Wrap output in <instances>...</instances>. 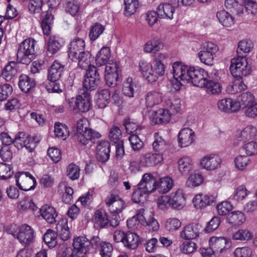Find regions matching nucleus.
Instances as JSON below:
<instances>
[{"label": "nucleus", "instance_id": "f257e3e1", "mask_svg": "<svg viewBox=\"0 0 257 257\" xmlns=\"http://www.w3.org/2000/svg\"><path fill=\"white\" fill-rule=\"evenodd\" d=\"M85 44L83 39L76 37L72 40L68 46V55L72 61L77 62L82 68L88 66L90 62L91 55L85 51Z\"/></svg>", "mask_w": 257, "mask_h": 257}, {"label": "nucleus", "instance_id": "f03ea898", "mask_svg": "<svg viewBox=\"0 0 257 257\" xmlns=\"http://www.w3.org/2000/svg\"><path fill=\"white\" fill-rule=\"evenodd\" d=\"M139 70L143 77L149 82L152 83L164 74L165 67L159 61H153L151 64L145 60H141L139 64Z\"/></svg>", "mask_w": 257, "mask_h": 257}, {"label": "nucleus", "instance_id": "7ed1b4c3", "mask_svg": "<svg viewBox=\"0 0 257 257\" xmlns=\"http://www.w3.org/2000/svg\"><path fill=\"white\" fill-rule=\"evenodd\" d=\"M36 41L32 38H27L22 41L17 49V60L19 63L29 64L35 58Z\"/></svg>", "mask_w": 257, "mask_h": 257}, {"label": "nucleus", "instance_id": "20e7f679", "mask_svg": "<svg viewBox=\"0 0 257 257\" xmlns=\"http://www.w3.org/2000/svg\"><path fill=\"white\" fill-rule=\"evenodd\" d=\"M6 230L25 245H29L34 239V231L30 226L26 224L21 226L13 224L7 226Z\"/></svg>", "mask_w": 257, "mask_h": 257}, {"label": "nucleus", "instance_id": "39448f33", "mask_svg": "<svg viewBox=\"0 0 257 257\" xmlns=\"http://www.w3.org/2000/svg\"><path fill=\"white\" fill-rule=\"evenodd\" d=\"M229 69L233 77L240 78L250 75L251 70L246 58L243 55L231 59Z\"/></svg>", "mask_w": 257, "mask_h": 257}, {"label": "nucleus", "instance_id": "423d86ee", "mask_svg": "<svg viewBox=\"0 0 257 257\" xmlns=\"http://www.w3.org/2000/svg\"><path fill=\"white\" fill-rule=\"evenodd\" d=\"M68 103L75 112H85L91 107V97L89 94L84 91L82 94L78 95L76 98L69 99Z\"/></svg>", "mask_w": 257, "mask_h": 257}, {"label": "nucleus", "instance_id": "0eeeda50", "mask_svg": "<svg viewBox=\"0 0 257 257\" xmlns=\"http://www.w3.org/2000/svg\"><path fill=\"white\" fill-rule=\"evenodd\" d=\"M86 70L83 80V86L87 90L92 91L97 88L100 81V76L95 66H89Z\"/></svg>", "mask_w": 257, "mask_h": 257}, {"label": "nucleus", "instance_id": "6e6552de", "mask_svg": "<svg viewBox=\"0 0 257 257\" xmlns=\"http://www.w3.org/2000/svg\"><path fill=\"white\" fill-rule=\"evenodd\" d=\"M188 81L196 86L203 87L208 79V74L204 69L199 67H190L188 72Z\"/></svg>", "mask_w": 257, "mask_h": 257}, {"label": "nucleus", "instance_id": "1a4fd4ad", "mask_svg": "<svg viewBox=\"0 0 257 257\" xmlns=\"http://www.w3.org/2000/svg\"><path fill=\"white\" fill-rule=\"evenodd\" d=\"M16 184L20 189L27 191L35 188V178L28 172L18 173L15 175Z\"/></svg>", "mask_w": 257, "mask_h": 257}, {"label": "nucleus", "instance_id": "9d476101", "mask_svg": "<svg viewBox=\"0 0 257 257\" xmlns=\"http://www.w3.org/2000/svg\"><path fill=\"white\" fill-rule=\"evenodd\" d=\"M105 202L111 214H119L126 206L124 201L119 196L114 194L108 196Z\"/></svg>", "mask_w": 257, "mask_h": 257}, {"label": "nucleus", "instance_id": "9b49d317", "mask_svg": "<svg viewBox=\"0 0 257 257\" xmlns=\"http://www.w3.org/2000/svg\"><path fill=\"white\" fill-rule=\"evenodd\" d=\"M90 245L89 241L84 236H78L73 239V249L76 257H86Z\"/></svg>", "mask_w": 257, "mask_h": 257}, {"label": "nucleus", "instance_id": "f8f14e48", "mask_svg": "<svg viewBox=\"0 0 257 257\" xmlns=\"http://www.w3.org/2000/svg\"><path fill=\"white\" fill-rule=\"evenodd\" d=\"M101 137V135L98 132L92 128L76 133V134L77 141L83 145L87 144L89 141L95 143Z\"/></svg>", "mask_w": 257, "mask_h": 257}, {"label": "nucleus", "instance_id": "ddd939ff", "mask_svg": "<svg viewBox=\"0 0 257 257\" xmlns=\"http://www.w3.org/2000/svg\"><path fill=\"white\" fill-rule=\"evenodd\" d=\"M221 158L216 154H208L203 157L200 160V167L206 170H214L220 166Z\"/></svg>", "mask_w": 257, "mask_h": 257}, {"label": "nucleus", "instance_id": "4468645a", "mask_svg": "<svg viewBox=\"0 0 257 257\" xmlns=\"http://www.w3.org/2000/svg\"><path fill=\"white\" fill-rule=\"evenodd\" d=\"M163 161L162 153H148L142 156L140 160V164L143 167L155 166Z\"/></svg>", "mask_w": 257, "mask_h": 257}, {"label": "nucleus", "instance_id": "2eb2a0df", "mask_svg": "<svg viewBox=\"0 0 257 257\" xmlns=\"http://www.w3.org/2000/svg\"><path fill=\"white\" fill-rule=\"evenodd\" d=\"M257 135V129L252 125H248L242 130L237 131L235 134L236 145L240 142L246 141L253 139Z\"/></svg>", "mask_w": 257, "mask_h": 257}, {"label": "nucleus", "instance_id": "dca6fc26", "mask_svg": "<svg viewBox=\"0 0 257 257\" xmlns=\"http://www.w3.org/2000/svg\"><path fill=\"white\" fill-rule=\"evenodd\" d=\"M170 206L176 210L182 209L186 204L185 194L182 189H178L170 194Z\"/></svg>", "mask_w": 257, "mask_h": 257}, {"label": "nucleus", "instance_id": "f3484780", "mask_svg": "<svg viewBox=\"0 0 257 257\" xmlns=\"http://www.w3.org/2000/svg\"><path fill=\"white\" fill-rule=\"evenodd\" d=\"M141 189L148 194L157 190V181L154 176L149 173L145 174L138 184Z\"/></svg>", "mask_w": 257, "mask_h": 257}, {"label": "nucleus", "instance_id": "a211bd4d", "mask_svg": "<svg viewBox=\"0 0 257 257\" xmlns=\"http://www.w3.org/2000/svg\"><path fill=\"white\" fill-rule=\"evenodd\" d=\"M216 201L213 195L199 193L193 199V203L197 209H203L207 206L212 205Z\"/></svg>", "mask_w": 257, "mask_h": 257}, {"label": "nucleus", "instance_id": "6ab92c4d", "mask_svg": "<svg viewBox=\"0 0 257 257\" xmlns=\"http://www.w3.org/2000/svg\"><path fill=\"white\" fill-rule=\"evenodd\" d=\"M171 113L166 108H160L153 112L150 121L152 124H158L168 122L171 119Z\"/></svg>", "mask_w": 257, "mask_h": 257}, {"label": "nucleus", "instance_id": "aec40b11", "mask_svg": "<svg viewBox=\"0 0 257 257\" xmlns=\"http://www.w3.org/2000/svg\"><path fill=\"white\" fill-rule=\"evenodd\" d=\"M179 146L182 148L187 147L192 144L194 141V132L188 128H183L178 134Z\"/></svg>", "mask_w": 257, "mask_h": 257}, {"label": "nucleus", "instance_id": "412c9836", "mask_svg": "<svg viewBox=\"0 0 257 257\" xmlns=\"http://www.w3.org/2000/svg\"><path fill=\"white\" fill-rule=\"evenodd\" d=\"M189 67L181 62H175L172 65V72L173 77L175 79H181L183 82L188 81V72Z\"/></svg>", "mask_w": 257, "mask_h": 257}, {"label": "nucleus", "instance_id": "4be33fe9", "mask_svg": "<svg viewBox=\"0 0 257 257\" xmlns=\"http://www.w3.org/2000/svg\"><path fill=\"white\" fill-rule=\"evenodd\" d=\"M201 225L198 223H192L186 225L181 232V236L185 239H192L199 236Z\"/></svg>", "mask_w": 257, "mask_h": 257}, {"label": "nucleus", "instance_id": "5701e85b", "mask_svg": "<svg viewBox=\"0 0 257 257\" xmlns=\"http://www.w3.org/2000/svg\"><path fill=\"white\" fill-rule=\"evenodd\" d=\"M110 146L107 141H101L97 146L96 158L101 163H105L109 158Z\"/></svg>", "mask_w": 257, "mask_h": 257}, {"label": "nucleus", "instance_id": "b1692460", "mask_svg": "<svg viewBox=\"0 0 257 257\" xmlns=\"http://www.w3.org/2000/svg\"><path fill=\"white\" fill-rule=\"evenodd\" d=\"M175 9L169 3L160 4L157 8L158 17L166 20H172Z\"/></svg>", "mask_w": 257, "mask_h": 257}, {"label": "nucleus", "instance_id": "393cba45", "mask_svg": "<svg viewBox=\"0 0 257 257\" xmlns=\"http://www.w3.org/2000/svg\"><path fill=\"white\" fill-rule=\"evenodd\" d=\"M238 104L230 98H223L217 102L218 108L221 111L231 113L238 111Z\"/></svg>", "mask_w": 257, "mask_h": 257}, {"label": "nucleus", "instance_id": "a878e982", "mask_svg": "<svg viewBox=\"0 0 257 257\" xmlns=\"http://www.w3.org/2000/svg\"><path fill=\"white\" fill-rule=\"evenodd\" d=\"M163 98L162 93L157 90H152L148 92L145 94L146 104L148 107H153V106L159 104Z\"/></svg>", "mask_w": 257, "mask_h": 257}, {"label": "nucleus", "instance_id": "bb28decb", "mask_svg": "<svg viewBox=\"0 0 257 257\" xmlns=\"http://www.w3.org/2000/svg\"><path fill=\"white\" fill-rule=\"evenodd\" d=\"M36 86V81L34 78L25 74H22L19 77V87L21 90L25 93L30 92Z\"/></svg>", "mask_w": 257, "mask_h": 257}, {"label": "nucleus", "instance_id": "cd10ccee", "mask_svg": "<svg viewBox=\"0 0 257 257\" xmlns=\"http://www.w3.org/2000/svg\"><path fill=\"white\" fill-rule=\"evenodd\" d=\"M145 209L141 208L137 210V213L132 218L127 220V226L128 228L134 229L138 227L140 224L143 225L146 222Z\"/></svg>", "mask_w": 257, "mask_h": 257}, {"label": "nucleus", "instance_id": "c85d7f7f", "mask_svg": "<svg viewBox=\"0 0 257 257\" xmlns=\"http://www.w3.org/2000/svg\"><path fill=\"white\" fill-rule=\"evenodd\" d=\"M64 68L63 65L57 61H55L48 70V80L58 81L63 72Z\"/></svg>", "mask_w": 257, "mask_h": 257}, {"label": "nucleus", "instance_id": "c756f323", "mask_svg": "<svg viewBox=\"0 0 257 257\" xmlns=\"http://www.w3.org/2000/svg\"><path fill=\"white\" fill-rule=\"evenodd\" d=\"M209 247L213 252L221 253L227 243L226 239L221 237L212 236L209 241Z\"/></svg>", "mask_w": 257, "mask_h": 257}, {"label": "nucleus", "instance_id": "7c9ffc66", "mask_svg": "<svg viewBox=\"0 0 257 257\" xmlns=\"http://www.w3.org/2000/svg\"><path fill=\"white\" fill-rule=\"evenodd\" d=\"M40 213L43 219L50 224L56 222L57 213L55 208L49 205H43L40 209Z\"/></svg>", "mask_w": 257, "mask_h": 257}, {"label": "nucleus", "instance_id": "2f4dec72", "mask_svg": "<svg viewBox=\"0 0 257 257\" xmlns=\"http://www.w3.org/2000/svg\"><path fill=\"white\" fill-rule=\"evenodd\" d=\"M64 41L62 38L54 36H51L47 43V52L53 55L56 53L64 45Z\"/></svg>", "mask_w": 257, "mask_h": 257}, {"label": "nucleus", "instance_id": "473e14b6", "mask_svg": "<svg viewBox=\"0 0 257 257\" xmlns=\"http://www.w3.org/2000/svg\"><path fill=\"white\" fill-rule=\"evenodd\" d=\"M41 26L45 35H48L51 31L53 24V17L50 11H47L41 13Z\"/></svg>", "mask_w": 257, "mask_h": 257}, {"label": "nucleus", "instance_id": "72a5a7b5", "mask_svg": "<svg viewBox=\"0 0 257 257\" xmlns=\"http://www.w3.org/2000/svg\"><path fill=\"white\" fill-rule=\"evenodd\" d=\"M164 47L160 39L154 38L148 41L144 46L143 50L147 53H156Z\"/></svg>", "mask_w": 257, "mask_h": 257}, {"label": "nucleus", "instance_id": "f704fd0d", "mask_svg": "<svg viewBox=\"0 0 257 257\" xmlns=\"http://www.w3.org/2000/svg\"><path fill=\"white\" fill-rule=\"evenodd\" d=\"M110 50L108 47H103L97 53L95 57V63L97 66L106 64L110 58Z\"/></svg>", "mask_w": 257, "mask_h": 257}, {"label": "nucleus", "instance_id": "c9c22d12", "mask_svg": "<svg viewBox=\"0 0 257 257\" xmlns=\"http://www.w3.org/2000/svg\"><path fill=\"white\" fill-rule=\"evenodd\" d=\"M19 68L17 62L11 61L5 67L2 75L6 81L12 80L17 74Z\"/></svg>", "mask_w": 257, "mask_h": 257}, {"label": "nucleus", "instance_id": "e433bc0d", "mask_svg": "<svg viewBox=\"0 0 257 257\" xmlns=\"http://www.w3.org/2000/svg\"><path fill=\"white\" fill-rule=\"evenodd\" d=\"M238 104V110L240 108H246L254 102V97L252 93L245 92L239 95L237 100L235 101Z\"/></svg>", "mask_w": 257, "mask_h": 257}, {"label": "nucleus", "instance_id": "4c0bfd02", "mask_svg": "<svg viewBox=\"0 0 257 257\" xmlns=\"http://www.w3.org/2000/svg\"><path fill=\"white\" fill-rule=\"evenodd\" d=\"M110 93L108 89H103L99 90L96 95V103L99 108L105 107L109 102Z\"/></svg>", "mask_w": 257, "mask_h": 257}, {"label": "nucleus", "instance_id": "58836bf2", "mask_svg": "<svg viewBox=\"0 0 257 257\" xmlns=\"http://www.w3.org/2000/svg\"><path fill=\"white\" fill-rule=\"evenodd\" d=\"M140 237L135 233L127 231L123 244L127 248L134 249L139 245Z\"/></svg>", "mask_w": 257, "mask_h": 257}, {"label": "nucleus", "instance_id": "ea45409f", "mask_svg": "<svg viewBox=\"0 0 257 257\" xmlns=\"http://www.w3.org/2000/svg\"><path fill=\"white\" fill-rule=\"evenodd\" d=\"M216 17L219 23L225 27H231L234 24L233 17L225 10L218 12L216 14Z\"/></svg>", "mask_w": 257, "mask_h": 257}, {"label": "nucleus", "instance_id": "a19ab883", "mask_svg": "<svg viewBox=\"0 0 257 257\" xmlns=\"http://www.w3.org/2000/svg\"><path fill=\"white\" fill-rule=\"evenodd\" d=\"M157 190L161 193H166L169 191L173 186V180L169 177L161 178L157 181Z\"/></svg>", "mask_w": 257, "mask_h": 257}, {"label": "nucleus", "instance_id": "79ce46f5", "mask_svg": "<svg viewBox=\"0 0 257 257\" xmlns=\"http://www.w3.org/2000/svg\"><path fill=\"white\" fill-rule=\"evenodd\" d=\"M253 48V42L247 39H244L240 41L238 43L236 52L237 56H245L246 54L251 52Z\"/></svg>", "mask_w": 257, "mask_h": 257}, {"label": "nucleus", "instance_id": "37998d69", "mask_svg": "<svg viewBox=\"0 0 257 257\" xmlns=\"http://www.w3.org/2000/svg\"><path fill=\"white\" fill-rule=\"evenodd\" d=\"M226 9L232 14H235L239 17L243 14V6L239 4L236 0H226L224 3Z\"/></svg>", "mask_w": 257, "mask_h": 257}, {"label": "nucleus", "instance_id": "c03bdc74", "mask_svg": "<svg viewBox=\"0 0 257 257\" xmlns=\"http://www.w3.org/2000/svg\"><path fill=\"white\" fill-rule=\"evenodd\" d=\"M178 170L182 174H188L193 169L192 159L187 156L183 157L178 161Z\"/></svg>", "mask_w": 257, "mask_h": 257}, {"label": "nucleus", "instance_id": "a18cd8bd", "mask_svg": "<svg viewBox=\"0 0 257 257\" xmlns=\"http://www.w3.org/2000/svg\"><path fill=\"white\" fill-rule=\"evenodd\" d=\"M165 105L171 115L176 114L180 110L181 100L176 96H172L165 101Z\"/></svg>", "mask_w": 257, "mask_h": 257}, {"label": "nucleus", "instance_id": "49530a36", "mask_svg": "<svg viewBox=\"0 0 257 257\" xmlns=\"http://www.w3.org/2000/svg\"><path fill=\"white\" fill-rule=\"evenodd\" d=\"M227 219L230 224L234 225H239L245 221V217L242 212L234 211L228 214Z\"/></svg>", "mask_w": 257, "mask_h": 257}, {"label": "nucleus", "instance_id": "de8ad7c7", "mask_svg": "<svg viewBox=\"0 0 257 257\" xmlns=\"http://www.w3.org/2000/svg\"><path fill=\"white\" fill-rule=\"evenodd\" d=\"M93 222L100 227L106 226L108 222L106 213L103 210H97L95 212L92 218Z\"/></svg>", "mask_w": 257, "mask_h": 257}, {"label": "nucleus", "instance_id": "09e8293b", "mask_svg": "<svg viewBox=\"0 0 257 257\" xmlns=\"http://www.w3.org/2000/svg\"><path fill=\"white\" fill-rule=\"evenodd\" d=\"M136 84L133 81L132 77L127 78L123 82L122 85V91L124 95L129 97L134 96L135 88H136Z\"/></svg>", "mask_w": 257, "mask_h": 257}, {"label": "nucleus", "instance_id": "8fccbe9b", "mask_svg": "<svg viewBox=\"0 0 257 257\" xmlns=\"http://www.w3.org/2000/svg\"><path fill=\"white\" fill-rule=\"evenodd\" d=\"M204 85L203 88L206 89L208 94H218L221 92L222 86L220 83L209 78L205 83Z\"/></svg>", "mask_w": 257, "mask_h": 257}, {"label": "nucleus", "instance_id": "3c124183", "mask_svg": "<svg viewBox=\"0 0 257 257\" xmlns=\"http://www.w3.org/2000/svg\"><path fill=\"white\" fill-rule=\"evenodd\" d=\"M250 162V159L245 155H238L234 160L235 168L240 171H245Z\"/></svg>", "mask_w": 257, "mask_h": 257}, {"label": "nucleus", "instance_id": "603ef678", "mask_svg": "<svg viewBox=\"0 0 257 257\" xmlns=\"http://www.w3.org/2000/svg\"><path fill=\"white\" fill-rule=\"evenodd\" d=\"M154 137L155 141L152 144L153 150L155 152L162 153L166 149V142L158 132L154 134Z\"/></svg>", "mask_w": 257, "mask_h": 257}, {"label": "nucleus", "instance_id": "864d4df0", "mask_svg": "<svg viewBox=\"0 0 257 257\" xmlns=\"http://www.w3.org/2000/svg\"><path fill=\"white\" fill-rule=\"evenodd\" d=\"M57 236L55 231L49 229L44 234L43 240L50 248H53L57 244Z\"/></svg>", "mask_w": 257, "mask_h": 257}, {"label": "nucleus", "instance_id": "5fc2aeb1", "mask_svg": "<svg viewBox=\"0 0 257 257\" xmlns=\"http://www.w3.org/2000/svg\"><path fill=\"white\" fill-rule=\"evenodd\" d=\"M18 208L20 211L31 210L34 211L37 209V207L33 200L29 197H25L19 202Z\"/></svg>", "mask_w": 257, "mask_h": 257}, {"label": "nucleus", "instance_id": "6e6d98bb", "mask_svg": "<svg viewBox=\"0 0 257 257\" xmlns=\"http://www.w3.org/2000/svg\"><path fill=\"white\" fill-rule=\"evenodd\" d=\"M253 237L251 232L247 229H239L232 234V238L234 240H248Z\"/></svg>", "mask_w": 257, "mask_h": 257}, {"label": "nucleus", "instance_id": "4d7b16f0", "mask_svg": "<svg viewBox=\"0 0 257 257\" xmlns=\"http://www.w3.org/2000/svg\"><path fill=\"white\" fill-rule=\"evenodd\" d=\"M40 139L39 137H30L28 136L23 142V147H25L26 149L30 152H32L34 150L36 147L38 143H39Z\"/></svg>", "mask_w": 257, "mask_h": 257}, {"label": "nucleus", "instance_id": "13d9d810", "mask_svg": "<svg viewBox=\"0 0 257 257\" xmlns=\"http://www.w3.org/2000/svg\"><path fill=\"white\" fill-rule=\"evenodd\" d=\"M139 5L138 0H124V15L130 16L134 14Z\"/></svg>", "mask_w": 257, "mask_h": 257}, {"label": "nucleus", "instance_id": "bf43d9fd", "mask_svg": "<svg viewBox=\"0 0 257 257\" xmlns=\"http://www.w3.org/2000/svg\"><path fill=\"white\" fill-rule=\"evenodd\" d=\"M104 27L98 23L92 26L90 30L89 36L92 41L96 40L104 31Z\"/></svg>", "mask_w": 257, "mask_h": 257}, {"label": "nucleus", "instance_id": "052dcab7", "mask_svg": "<svg viewBox=\"0 0 257 257\" xmlns=\"http://www.w3.org/2000/svg\"><path fill=\"white\" fill-rule=\"evenodd\" d=\"M203 181V177L199 174H191L187 179L186 185L189 188H195L200 185Z\"/></svg>", "mask_w": 257, "mask_h": 257}, {"label": "nucleus", "instance_id": "680f3d73", "mask_svg": "<svg viewBox=\"0 0 257 257\" xmlns=\"http://www.w3.org/2000/svg\"><path fill=\"white\" fill-rule=\"evenodd\" d=\"M54 127L55 135L57 137L64 140L68 136L69 132L65 124L57 122L55 124Z\"/></svg>", "mask_w": 257, "mask_h": 257}, {"label": "nucleus", "instance_id": "e2e57ef3", "mask_svg": "<svg viewBox=\"0 0 257 257\" xmlns=\"http://www.w3.org/2000/svg\"><path fill=\"white\" fill-rule=\"evenodd\" d=\"M249 192L244 185H240L234 191L233 199L238 201H241L248 195Z\"/></svg>", "mask_w": 257, "mask_h": 257}, {"label": "nucleus", "instance_id": "0e129e2a", "mask_svg": "<svg viewBox=\"0 0 257 257\" xmlns=\"http://www.w3.org/2000/svg\"><path fill=\"white\" fill-rule=\"evenodd\" d=\"M11 166L6 163H0V179L6 180L13 174Z\"/></svg>", "mask_w": 257, "mask_h": 257}, {"label": "nucleus", "instance_id": "69168bd1", "mask_svg": "<svg viewBox=\"0 0 257 257\" xmlns=\"http://www.w3.org/2000/svg\"><path fill=\"white\" fill-rule=\"evenodd\" d=\"M243 4L248 14H257V0H243Z\"/></svg>", "mask_w": 257, "mask_h": 257}, {"label": "nucleus", "instance_id": "338daca9", "mask_svg": "<svg viewBox=\"0 0 257 257\" xmlns=\"http://www.w3.org/2000/svg\"><path fill=\"white\" fill-rule=\"evenodd\" d=\"M67 175L72 180L78 179L80 176V168L76 165L72 163L67 168Z\"/></svg>", "mask_w": 257, "mask_h": 257}, {"label": "nucleus", "instance_id": "774afa93", "mask_svg": "<svg viewBox=\"0 0 257 257\" xmlns=\"http://www.w3.org/2000/svg\"><path fill=\"white\" fill-rule=\"evenodd\" d=\"M121 137V131L117 126L113 125L110 129L109 138L111 142L117 143Z\"/></svg>", "mask_w": 257, "mask_h": 257}]
</instances>
